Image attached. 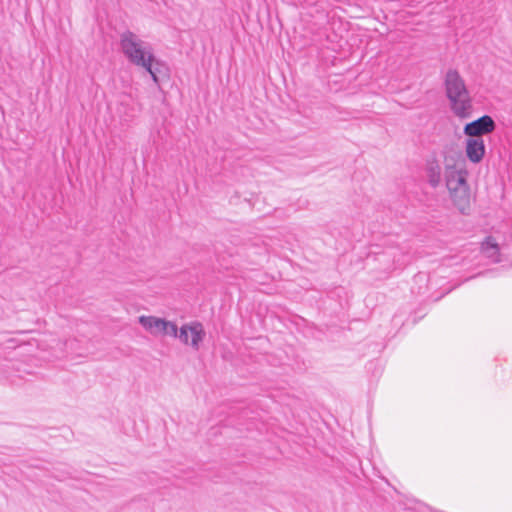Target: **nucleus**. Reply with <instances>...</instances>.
Instances as JSON below:
<instances>
[{
    "label": "nucleus",
    "mask_w": 512,
    "mask_h": 512,
    "mask_svg": "<svg viewBox=\"0 0 512 512\" xmlns=\"http://www.w3.org/2000/svg\"><path fill=\"white\" fill-rule=\"evenodd\" d=\"M496 128L495 121L489 115H484L477 120L467 123L464 126L463 133L468 138H482V136L492 133Z\"/></svg>",
    "instance_id": "6"
},
{
    "label": "nucleus",
    "mask_w": 512,
    "mask_h": 512,
    "mask_svg": "<svg viewBox=\"0 0 512 512\" xmlns=\"http://www.w3.org/2000/svg\"><path fill=\"white\" fill-rule=\"evenodd\" d=\"M452 112L461 119L470 117L472 112V98L468 90L447 95Z\"/></svg>",
    "instance_id": "5"
},
{
    "label": "nucleus",
    "mask_w": 512,
    "mask_h": 512,
    "mask_svg": "<svg viewBox=\"0 0 512 512\" xmlns=\"http://www.w3.org/2000/svg\"><path fill=\"white\" fill-rule=\"evenodd\" d=\"M445 91L446 96L457 92L468 90L464 79L461 77L459 72L455 69H450L445 75Z\"/></svg>",
    "instance_id": "8"
},
{
    "label": "nucleus",
    "mask_w": 512,
    "mask_h": 512,
    "mask_svg": "<svg viewBox=\"0 0 512 512\" xmlns=\"http://www.w3.org/2000/svg\"><path fill=\"white\" fill-rule=\"evenodd\" d=\"M468 172L465 161L452 156L444 160V180L449 197L454 206L466 213L470 209L471 194L467 183Z\"/></svg>",
    "instance_id": "1"
},
{
    "label": "nucleus",
    "mask_w": 512,
    "mask_h": 512,
    "mask_svg": "<svg viewBox=\"0 0 512 512\" xmlns=\"http://www.w3.org/2000/svg\"><path fill=\"white\" fill-rule=\"evenodd\" d=\"M142 328L154 337H171L175 334V322L153 315H141L138 318Z\"/></svg>",
    "instance_id": "4"
},
{
    "label": "nucleus",
    "mask_w": 512,
    "mask_h": 512,
    "mask_svg": "<svg viewBox=\"0 0 512 512\" xmlns=\"http://www.w3.org/2000/svg\"><path fill=\"white\" fill-rule=\"evenodd\" d=\"M481 251L485 257L492 261H499V247L492 238H488L484 243H482Z\"/></svg>",
    "instance_id": "10"
},
{
    "label": "nucleus",
    "mask_w": 512,
    "mask_h": 512,
    "mask_svg": "<svg viewBox=\"0 0 512 512\" xmlns=\"http://www.w3.org/2000/svg\"><path fill=\"white\" fill-rule=\"evenodd\" d=\"M485 143L482 138H467L465 152L472 163H479L485 155Z\"/></svg>",
    "instance_id": "7"
},
{
    "label": "nucleus",
    "mask_w": 512,
    "mask_h": 512,
    "mask_svg": "<svg viewBox=\"0 0 512 512\" xmlns=\"http://www.w3.org/2000/svg\"><path fill=\"white\" fill-rule=\"evenodd\" d=\"M120 47L131 64L147 71L156 84L159 82L157 75L159 61L155 57L153 47L149 42L131 31H125L120 36Z\"/></svg>",
    "instance_id": "2"
},
{
    "label": "nucleus",
    "mask_w": 512,
    "mask_h": 512,
    "mask_svg": "<svg viewBox=\"0 0 512 512\" xmlns=\"http://www.w3.org/2000/svg\"><path fill=\"white\" fill-rule=\"evenodd\" d=\"M426 175L429 184L436 188L442 181V169L437 161H429L426 166Z\"/></svg>",
    "instance_id": "9"
},
{
    "label": "nucleus",
    "mask_w": 512,
    "mask_h": 512,
    "mask_svg": "<svg viewBox=\"0 0 512 512\" xmlns=\"http://www.w3.org/2000/svg\"><path fill=\"white\" fill-rule=\"evenodd\" d=\"M171 337L178 339L184 346L198 351L206 337V331L201 322L193 320L182 324L179 328L175 324V334Z\"/></svg>",
    "instance_id": "3"
}]
</instances>
